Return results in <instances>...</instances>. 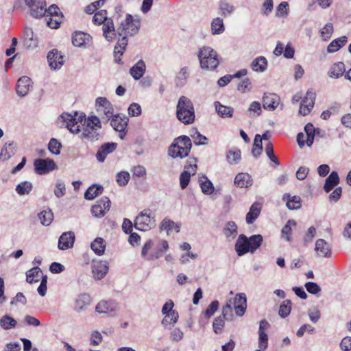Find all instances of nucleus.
<instances>
[{
	"label": "nucleus",
	"instance_id": "obj_19",
	"mask_svg": "<svg viewBox=\"0 0 351 351\" xmlns=\"http://www.w3.org/2000/svg\"><path fill=\"white\" fill-rule=\"evenodd\" d=\"M153 241L151 239L147 241V242L143 245L141 250V256L143 258L147 261H153L155 259L159 258L162 254V250H159L158 252H152L151 253H148L149 250H150L153 247Z\"/></svg>",
	"mask_w": 351,
	"mask_h": 351
},
{
	"label": "nucleus",
	"instance_id": "obj_52",
	"mask_svg": "<svg viewBox=\"0 0 351 351\" xmlns=\"http://www.w3.org/2000/svg\"><path fill=\"white\" fill-rule=\"evenodd\" d=\"M241 152L239 149L230 150L226 154V159L229 164H237L241 160Z\"/></svg>",
	"mask_w": 351,
	"mask_h": 351
},
{
	"label": "nucleus",
	"instance_id": "obj_46",
	"mask_svg": "<svg viewBox=\"0 0 351 351\" xmlns=\"http://www.w3.org/2000/svg\"><path fill=\"white\" fill-rule=\"evenodd\" d=\"M17 322L9 315H3L0 319V326L4 330H10L16 327Z\"/></svg>",
	"mask_w": 351,
	"mask_h": 351
},
{
	"label": "nucleus",
	"instance_id": "obj_32",
	"mask_svg": "<svg viewBox=\"0 0 351 351\" xmlns=\"http://www.w3.org/2000/svg\"><path fill=\"white\" fill-rule=\"evenodd\" d=\"M145 63L141 60L137 62L130 69V73L136 80L141 79L145 72Z\"/></svg>",
	"mask_w": 351,
	"mask_h": 351
},
{
	"label": "nucleus",
	"instance_id": "obj_1",
	"mask_svg": "<svg viewBox=\"0 0 351 351\" xmlns=\"http://www.w3.org/2000/svg\"><path fill=\"white\" fill-rule=\"evenodd\" d=\"M60 119L65 123V127L72 133L77 134L82 132V138L89 141H95L99 139L98 130L101 128V121L98 117L93 115L87 119H84L82 124V119L80 121L69 113H62Z\"/></svg>",
	"mask_w": 351,
	"mask_h": 351
},
{
	"label": "nucleus",
	"instance_id": "obj_36",
	"mask_svg": "<svg viewBox=\"0 0 351 351\" xmlns=\"http://www.w3.org/2000/svg\"><path fill=\"white\" fill-rule=\"evenodd\" d=\"M261 209V204L257 202L254 203L251 206L249 212L246 215V222L247 224L252 223L258 218Z\"/></svg>",
	"mask_w": 351,
	"mask_h": 351
},
{
	"label": "nucleus",
	"instance_id": "obj_4",
	"mask_svg": "<svg viewBox=\"0 0 351 351\" xmlns=\"http://www.w3.org/2000/svg\"><path fill=\"white\" fill-rule=\"evenodd\" d=\"M192 147L191 141L187 136L175 138L169 147L168 154L173 158H183L188 156Z\"/></svg>",
	"mask_w": 351,
	"mask_h": 351
},
{
	"label": "nucleus",
	"instance_id": "obj_34",
	"mask_svg": "<svg viewBox=\"0 0 351 351\" xmlns=\"http://www.w3.org/2000/svg\"><path fill=\"white\" fill-rule=\"evenodd\" d=\"M223 233L227 239L231 241L237 235V226L235 222L230 221L227 222L223 229Z\"/></svg>",
	"mask_w": 351,
	"mask_h": 351
},
{
	"label": "nucleus",
	"instance_id": "obj_58",
	"mask_svg": "<svg viewBox=\"0 0 351 351\" xmlns=\"http://www.w3.org/2000/svg\"><path fill=\"white\" fill-rule=\"evenodd\" d=\"M265 153L271 162L275 163L276 165H280V162L274 153L272 143L269 141L265 145Z\"/></svg>",
	"mask_w": 351,
	"mask_h": 351
},
{
	"label": "nucleus",
	"instance_id": "obj_63",
	"mask_svg": "<svg viewBox=\"0 0 351 351\" xmlns=\"http://www.w3.org/2000/svg\"><path fill=\"white\" fill-rule=\"evenodd\" d=\"M61 19V17L55 18L54 16H45L47 25L52 29H56L59 27L62 23Z\"/></svg>",
	"mask_w": 351,
	"mask_h": 351
},
{
	"label": "nucleus",
	"instance_id": "obj_3",
	"mask_svg": "<svg viewBox=\"0 0 351 351\" xmlns=\"http://www.w3.org/2000/svg\"><path fill=\"white\" fill-rule=\"evenodd\" d=\"M176 117L178 119L185 125L193 123L195 114L193 104L186 96H181L176 106Z\"/></svg>",
	"mask_w": 351,
	"mask_h": 351
},
{
	"label": "nucleus",
	"instance_id": "obj_12",
	"mask_svg": "<svg viewBox=\"0 0 351 351\" xmlns=\"http://www.w3.org/2000/svg\"><path fill=\"white\" fill-rule=\"evenodd\" d=\"M91 268L93 278L101 280L108 271V263L106 261L94 260L92 262Z\"/></svg>",
	"mask_w": 351,
	"mask_h": 351
},
{
	"label": "nucleus",
	"instance_id": "obj_14",
	"mask_svg": "<svg viewBox=\"0 0 351 351\" xmlns=\"http://www.w3.org/2000/svg\"><path fill=\"white\" fill-rule=\"evenodd\" d=\"M75 234L72 231L62 233L58 239V247L60 250H66L73 247L75 242Z\"/></svg>",
	"mask_w": 351,
	"mask_h": 351
},
{
	"label": "nucleus",
	"instance_id": "obj_35",
	"mask_svg": "<svg viewBox=\"0 0 351 351\" xmlns=\"http://www.w3.org/2000/svg\"><path fill=\"white\" fill-rule=\"evenodd\" d=\"M189 77V68L187 66L182 67L175 78V84L178 87H182L186 84Z\"/></svg>",
	"mask_w": 351,
	"mask_h": 351
},
{
	"label": "nucleus",
	"instance_id": "obj_7",
	"mask_svg": "<svg viewBox=\"0 0 351 351\" xmlns=\"http://www.w3.org/2000/svg\"><path fill=\"white\" fill-rule=\"evenodd\" d=\"M95 108L98 115L106 122L114 115L113 106L106 97H97L95 100Z\"/></svg>",
	"mask_w": 351,
	"mask_h": 351
},
{
	"label": "nucleus",
	"instance_id": "obj_28",
	"mask_svg": "<svg viewBox=\"0 0 351 351\" xmlns=\"http://www.w3.org/2000/svg\"><path fill=\"white\" fill-rule=\"evenodd\" d=\"M268 62L264 56H258L251 63V69L257 73H263L267 69Z\"/></svg>",
	"mask_w": 351,
	"mask_h": 351
},
{
	"label": "nucleus",
	"instance_id": "obj_15",
	"mask_svg": "<svg viewBox=\"0 0 351 351\" xmlns=\"http://www.w3.org/2000/svg\"><path fill=\"white\" fill-rule=\"evenodd\" d=\"M197 171L196 164L190 163L184 167V171L180 176V184L182 189H184L189 184L191 175H194Z\"/></svg>",
	"mask_w": 351,
	"mask_h": 351
},
{
	"label": "nucleus",
	"instance_id": "obj_18",
	"mask_svg": "<svg viewBox=\"0 0 351 351\" xmlns=\"http://www.w3.org/2000/svg\"><path fill=\"white\" fill-rule=\"evenodd\" d=\"M315 251L318 256L329 258L331 256V248L328 242L323 239H319L315 242Z\"/></svg>",
	"mask_w": 351,
	"mask_h": 351
},
{
	"label": "nucleus",
	"instance_id": "obj_9",
	"mask_svg": "<svg viewBox=\"0 0 351 351\" xmlns=\"http://www.w3.org/2000/svg\"><path fill=\"white\" fill-rule=\"evenodd\" d=\"M128 119L125 116L114 114L110 119V125L113 129L119 132V137L123 139L126 134V127L128 125Z\"/></svg>",
	"mask_w": 351,
	"mask_h": 351
},
{
	"label": "nucleus",
	"instance_id": "obj_13",
	"mask_svg": "<svg viewBox=\"0 0 351 351\" xmlns=\"http://www.w3.org/2000/svg\"><path fill=\"white\" fill-rule=\"evenodd\" d=\"M269 322L265 319H262L259 324L258 328V348L266 350L268 348V335L266 333L269 328Z\"/></svg>",
	"mask_w": 351,
	"mask_h": 351
},
{
	"label": "nucleus",
	"instance_id": "obj_50",
	"mask_svg": "<svg viewBox=\"0 0 351 351\" xmlns=\"http://www.w3.org/2000/svg\"><path fill=\"white\" fill-rule=\"evenodd\" d=\"M249 245L251 249V253L254 252L261 245L263 237L261 234H255L248 238Z\"/></svg>",
	"mask_w": 351,
	"mask_h": 351
},
{
	"label": "nucleus",
	"instance_id": "obj_29",
	"mask_svg": "<svg viewBox=\"0 0 351 351\" xmlns=\"http://www.w3.org/2000/svg\"><path fill=\"white\" fill-rule=\"evenodd\" d=\"M253 183V180L250 174L247 173H238L234 179V184L241 188H247Z\"/></svg>",
	"mask_w": 351,
	"mask_h": 351
},
{
	"label": "nucleus",
	"instance_id": "obj_5",
	"mask_svg": "<svg viewBox=\"0 0 351 351\" xmlns=\"http://www.w3.org/2000/svg\"><path fill=\"white\" fill-rule=\"evenodd\" d=\"M197 57L202 69L215 70L219 64L217 51L210 47L204 46L200 48Z\"/></svg>",
	"mask_w": 351,
	"mask_h": 351
},
{
	"label": "nucleus",
	"instance_id": "obj_54",
	"mask_svg": "<svg viewBox=\"0 0 351 351\" xmlns=\"http://www.w3.org/2000/svg\"><path fill=\"white\" fill-rule=\"evenodd\" d=\"M160 228L162 230H167V232L173 229L177 232H180V226L168 219H163Z\"/></svg>",
	"mask_w": 351,
	"mask_h": 351
},
{
	"label": "nucleus",
	"instance_id": "obj_51",
	"mask_svg": "<svg viewBox=\"0 0 351 351\" xmlns=\"http://www.w3.org/2000/svg\"><path fill=\"white\" fill-rule=\"evenodd\" d=\"M304 131L306 134V143L308 147H311L314 141L315 137V128L311 123H308L304 127Z\"/></svg>",
	"mask_w": 351,
	"mask_h": 351
},
{
	"label": "nucleus",
	"instance_id": "obj_16",
	"mask_svg": "<svg viewBox=\"0 0 351 351\" xmlns=\"http://www.w3.org/2000/svg\"><path fill=\"white\" fill-rule=\"evenodd\" d=\"M91 36L82 32H75L72 36V43L73 45L77 47H88L91 44Z\"/></svg>",
	"mask_w": 351,
	"mask_h": 351
},
{
	"label": "nucleus",
	"instance_id": "obj_57",
	"mask_svg": "<svg viewBox=\"0 0 351 351\" xmlns=\"http://www.w3.org/2000/svg\"><path fill=\"white\" fill-rule=\"evenodd\" d=\"M110 18L107 17V12L104 10H101L97 12H96L93 16V21L95 24L98 25H104L106 21Z\"/></svg>",
	"mask_w": 351,
	"mask_h": 351
},
{
	"label": "nucleus",
	"instance_id": "obj_60",
	"mask_svg": "<svg viewBox=\"0 0 351 351\" xmlns=\"http://www.w3.org/2000/svg\"><path fill=\"white\" fill-rule=\"evenodd\" d=\"M219 303L217 300L213 301L206 308L204 316L206 319L211 317L219 308Z\"/></svg>",
	"mask_w": 351,
	"mask_h": 351
},
{
	"label": "nucleus",
	"instance_id": "obj_23",
	"mask_svg": "<svg viewBox=\"0 0 351 351\" xmlns=\"http://www.w3.org/2000/svg\"><path fill=\"white\" fill-rule=\"evenodd\" d=\"M33 5H28L31 8V14L35 18H40L47 12L45 0H33Z\"/></svg>",
	"mask_w": 351,
	"mask_h": 351
},
{
	"label": "nucleus",
	"instance_id": "obj_22",
	"mask_svg": "<svg viewBox=\"0 0 351 351\" xmlns=\"http://www.w3.org/2000/svg\"><path fill=\"white\" fill-rule=\"evenodd\" d=\"M91 302V298L87 293L79 295L75 300L74 311L77 313L84 311Z\"/></svg>",
	"mask_w": 351,
	"mask_h": 351
},
{
	"label": "nucleus",
	"instance_id": "obj_55",
	"mask_svg": "<svg viewBox=\"0 0 351 351\" xmlns=\"http://www.w3.org/2000/svg\"><path fill=\"white\" fill-rule=\"evenodd\" d=\"M178 317V313L176 311H171L170 313L165 316L162 320V324L165 326L169 324L174 325L177 322Z\"/></svg>",
	"mask_w": 351,
	"mask_h": 351
},
{
	"label": "nucleus",
	"instance_id": "obj_48",
	"mask_svg": "<svg viewBox=\"0 0 351 351\" xmlns=\"http://www.w3.org/2000/svg\"><path fill=\"white\" fill-rule=\"evenodd\" d=\"M14 154L13 143H5L0 153V160H8Z\"/></svg>",
	"mask_w": 351,
	"mask_h": 351
},
{
	"label": "nucleus",
	"instance_id": "obj_20",
	"mask_svg": "<svg viewBox=\"0 0 351 351\" xmlns=\"http://www.w3.org/2000/svg\"><path fill=\"white\" fill-rule=\"evenodd\" d=\"M32 87V80L27 76L21 77L16 84V93L20 97H25L27 95Z\"/></svg>",
	"mask_w": 351,
	"mask_h": 351
},
{
	"label": "nucleus",
	"instance_id": "obj_27",
	"mask_svg": "<svg viewBox=\"0 0 351 351\" xmlns=\"http://www.w3.org/2000/svg\"><path fill=\"white\" fill-rule=\"evenodd\" d=\"M117 304L112 301H100L95 306V311L100 314H108L115 312Z\"/></svg>",
	"mask_w": 351,
	"mask_h": 351
},
{
	"label": "nucleus",
	"instance_id": "obj_17",
	"mask_svg": "<svg viewBox=\"0 0 351 351\" xmlns=\"http://www.w3.org/2000/svg\"><path fill=\"white\" fill-rule=\"evenodd\" d=\"M47 60L51 69L57 70L63 64V56L57 49H53L47 54Z\"/></svg>",
	"mask_w": 351,
	"mask_h": 351
},
{
	"label": "nucleus",
	"instance_id": "obj_61",
	"mask_svg": "<svg viewBox=\"0 0 351 351\" xmlns=\"http://www.w3.org/2000/svg\"><path fill=\"white\" fill-rule=\"evenodd\" d=\"M130 178V175L127 171H121L117 173L116 180L119 186H125Z\"/></svg>",
	"mask_w": 351,
	"mask_h": 351
},
{
	"label": "nucleus",
	"instance_id": "obj_39",
	"mask_svg": "<svg viewBox=\"0 0 351 351\" xmlns=\"http://www.w3.org/2000/svg\"><path fill=\"white\" fill-rule=\"evenodd\" d=\"M90 247L97 255L101 256L105 252L106 241L104 239L97 237L91 243Z\"/></svg>",
	"mask_w": 351,
	"mask_h": 351
},
{
	"label": "nucleus",
	"instance_id": "obj_40",
	"mask_svg": "<svg viewBox=\"0 0 351 351\" xmlns=\"http://www.w3.org/2000/svg\"><path fill=\"white\" fill-rule=\"evenodd\" d=\"M104 188L101 185L93 184L84 193L85 199L92 200L97 196L103 193Z\"/></svg>",
	"mask_w": 351,
	"mask_h": 351
},
{
	"label": "nucleus",
	"instance_id": "obj_47",
	"mask_svg": "<svg viewBox=\"0 0 351 351\" xmlns=\"http://www.w3.org/2000/svg\"><path fill=\"white\" fill-rule=\"evenodd\" d=\"M33 186L30 182L24 181L16 186V192L19 195H28L32 190Z\"/></svg>",
	"mask_w": 351,
	"mask_h": 351
},
{
	"label": "nucleus",
	"instance_id": "obj_11",
	"mask_svg": "<svg viewBox=\"0 0 351 351\" xmlns=\"http://www.w3.org/2000/svg\"><path fill=\"white\" fill-rule=\"evenodd\" d=\"M315 100V93L313 90H308L300 104L299 114L302 116L309 114L314 107Z\"/></svg>",
	"mask_w": 351,
	"mask_h": 351
},
{
	"label": "nucleus",
	"instance_id": "obj_62",
	"mask_svg": "<svg viewBox=\"0 0 351 351\" xmlns=\"http://www.w3.org/2000/svg\"><path fill=\"white\" fill-rule=\"evenodd\" d=\"M225 319H226L223 318L221 316H219L215 318L213 323V330L216 334H219L222 331L225 324Z\"/></svg>",
	"mask_w": 351,
	"mask_h": 351
},
{
	"label": "nucleus",
	"instance_id": "obj_56",
	"mask_svg": "<svg viewBox=\"0 0 351 351\" xmlns=\"http://www.w3.org/2000/svg\"><path fill=\"white\" fill-rule=\"evenodd\" d=\"M61 147L62 145L57 139L54 138H51L48 144V149L52 154H60Z\"/></svg>",
	"mask_w": 351,
	"mask_h": 351
},
{
	"label": "nucleus",
	"instance_id": "obj_30",
	"mask_svg": "<svg viewBox=\"0 0 351 351\" xmlns=\"http://www.w3.org/2000/svg\"><path fill=\"white\" fill-rule=\"evenodd\" d=\"M214 106L217 113L220 117L232 118L233 117V108L222 105L219 101H215Z\"/></svg>",
	"mask_w": 351,
	"mask_h": 351
},
{
	"label": "nucleus",
	"instance_id": "obj_26",
	"mask_svg": "<svg viewBox=\"0 0 351 351\" xmlns=\"http://www.w3.org/2000/svg\"><path fill=\"white\" fill-rule=\"evenodd\" d=\"M103 36L108 42L113 41L116 38V30L112 19H108L102 26Z\"/></svg>",
	"mask_w": 351,
	"mask_h": 351
},
{
	"label": "nucleus",
	"instance_id": "obj_43",
	"mask_svg": "<svg viewBox=\"0 0 351 351\" xmlns=\"http://www.w3.org/2000/svg\"><path fill=\"white\" fill-rule=\"evenodd\" d=\"M38 218L43 226H48L53 219V214L51 209L46 208L38 214Z\"/></svg>",
	"mask_w": 351,
	"mask_h": 351
},
{
	"label": "nucleus",
	"instance_id": "obj_10",
	"mask_svg": "<svg viewBox=\"0 0 351 351\" xmlns=\"http://www.w3.org/2000/svg\"><path fill=\"white\" fill-rule=\"evenodd\" d=\"M110 204L111 202L109 198L104 197L99 199L97 203L92 206L91 213L97 218L103 217L110 210Z\"/></svg>",
	"mask_w": 351,
	"mask_h": 351
},
{
	"label": "nucleus",
	"instance_id": "obj_21",
	"mask_svg": "<svg viewBox=\"0 0 351 351\" xmlns=\"http://www.w3.org/2000/svg\"><path fill=\"white\" fill-rule=\"evenodd\" d=\"M235 250L239 256L251 252L248 238L245 235L241 234L239 236L235 243Z\"/></svg>",
	"mask_w": 351,
	"mask_h": 351
},
{
	"label": "nucleus",
	"instance_id": "obj_37",
	"mask_svg": "<svg viewBox=\"0 0 351 351\" xmlns=\"http://www.w3.org/2000/svg\"><path fill=\"white\" fill-rule=\"evenodd\" d=\"M339 182V178L337 171H332L326 179L324 189L326 193L330 191L334 186Z\"/></svg>",
	"mask_w": 351,
	"mask_h": 351
},
{
	"label": "nucleus",
	"instance_id": "obj_64",
	"mask_svg": "<svg viewBox=\"0 0 351 351\" xmlns=\"http://www.w3.org/2000/svg\"><path fill=\"white\" fill-rule=\"evenodd\" d=\"M340 349L342 351H350L351 350V337L346 336L344 337L340 343H339Z\"/></svg>",
	"mask_w": 351,
	"mask_h": 351
},
{
	"label": "nucleus",
	"instance_id": "obj_2",
	"mask_svg": "<svg viewBox=\"0 0 351 351\" xmlns=\"http://www.w3.org/2000/svg\"><path fill=\"white\" fill-rule=\"evenodd\" d=\"M140 21L134 19L132 16L127 14L126 18L123 21L117 28V34L121 38L119 39L114 47L115 62L120 63V57L123 55L126 46L128 45V36H132L138 32L140 28Z\"/></svg>",
	"mask_w": 351,
	"mask_h": 351
},
{
	"label": "nucleus",
	"instance_id": "obj_25",
	"mask_svg": "<svg viewBox=\"0 0 351 351\" xmlns=\"http://www.w3.org/2000/svg\"><path fill=\"white\" fill-rule=\"evenodd\" d=\"M117 143H107L101 146L96 154L97 160L103 162L108 154L112 153L117 148Z\"/></svg>",
	"mask_w": 351,
	"mask_h": 351
},
{
	"label": "nucleus",
	"instance_id": "obj_59",
	"mask_svg": "<svg viewBox=\"0 0 351 351\" xmlns=\"http://www.w3.org/2000/svg\"><path fill=\"white\" fill-rule=\"evenodd\" d=\"M261 111V104L258 101H253L248 109L249 116L251 117L259 116Z\"/></svg>",
	"mask_w": 351,
	"mask_h": 351
},
{
	"label": "nucleus",
	"instance_id": "obj_24",
	"mask_svg": "<svg viewBox=\"0 0 351 351\" xmlns=\"http://www.w3.org/2000/svg\"><path fill=\"white\" fill-rule=\"evenodd\" d=\"M280 98L276 94H265L263 97V108L268 110H274L278 106Z\"/></svg>",
	"mask_w": 351,
	"mask_h": 351
},
{
	"label": "nucleus",
	"instance_id": "obj_33",
	"mask_svg": "<svg viewBox=\"0 0 351 351\" xmlns=\"http://www.w3.org/2000/svg\"><path fill=\"white\" fill-rule=\"evenodd\" d=\"M45 276H43L42 270L38 267H34L27 272L26 280L27 282L32 284L38 282Z\"/></svg>",
	"mask_w": 351,
	"mask_h": 351
},
{
	"label": "nucleus",
	"instance_id": "obj_45",
	"mask_svg": "<svg viewBox=\"0 0 351 351\" xmlns=\"http://www.w3.org/2000/svg\"><path fill=\"white\" fill-rule=\"evenodd\" d=\"M225 31V27L223 19L217 17L211 22V32L214 35L221 34Z\"/></svg>",
	"mask_w": 351,
	"mask_h": 351
},
{
	"label": "nucleus",
	"instance_id": "obj_42",
	"mask_svg": "<svg viewBox=\"0 0 351 351\" xmlns=\"http://www.w3.org/2000/svg\"><path fill=\"white\" fill-rule=\"evenodd\" d=\"M234 11L235 7L232 4L226 1H220L219 7V14L220 15L226 17L230 16Z\"/></svg>",
	"mask_w": 351,
	"mask_h": 351
},
{
	"label": "nucleus",
	"instance_id": "obj_49",
	"mask_svg": "<svg viewBox=\"0 0 351 351\" xmlns=\"http://www.w3.org/2000/svg\"><path fill=\"white\" fill-rule=\"evenodd\" d=\"M296 222L294 220H289L281 231V237L287 241H291V234L292 232V226H295Z\"/></svg>",
	"mask_w": 351,
	"mask_h": 351
},
{
	"label": "nucleus",
	"instance_id": "obj_41",
	"mask_svg": "<svg viewBox=\"0 0 351 351\" xmlns=\"http://www.w3.org/2000/svg\"><path fill=\"white\" fill-rule=\"evenodd\" d=\"M347 43V37L343 36L333 40L327 47L328 53H334L337 51Z\"/></svg>",
	"mask_w": 351,
	"mask_h": 351
},
{
	"label": "nucleus",
	"instance_id": "obj_53",
	"mask_svg": "<svg viewBox=\"0 0 351 351\" xmlns=\"http://www.w3.org/2000/svg\"><path fill=\"white\" fill-rule=\"evenodd\" d=\"M291 310V302L289 300H286L280 304L278 311V315L282 318L287 317Z\"/></svg>",
	"mask_w": 351,
	"mask_h": 351
},
{
	"label": "nucleus",
	"instance_id": "obj_31",
	"mask_svg": "<svg viewBox=\"0 0 351 351\" xmlns=\"http://www.w3.org/2000/svg\"><path fill=\"white\" fill-rule=\"evenodd\" d=\"M282 199L286 201V205L289 210H296L301 207V198L300 196H291L285 193L282 196Z\"/></svg>",
	"mask_w": 351,
	"mask_h": 351
},
{
	"label": "nucleus",
	"instance_id": "obj_44",
	"mask_svg": "<svg viewBox=\"0 0 351 351\" xmlns=\"http://www.w3.org/2000/svg\"><path fill=\"white\" fill-rule=\"evenodd\" d=\"M199 185L203 193L210 195L214 191L213 183L208 179L207 177L203 176L199 178Z\"/></svg>",
	"mask_w": 351,
	"mask_h": 351
},
{
	"label": "nucleus",
	"instance_id": "obj_38",
	"mask_svg": "<svg viewBox=\"0 0 351 351\" xmlns=\"http://www.w3.org/2000/svg\"><path fill=\"white\" fill-rule=\"evenodd\" d=\"M345 64L341 62L335 63L328 71V75L331 78L337 79L345 72Z\"/></svg>",
	"mask_w": 351,
	"mask_h": 351
},
{
	"label": "nucleus",
	"instance_id": "obj_8",
	"mask_svg": "<svg viewBox=\"0 0 351 351\" xmlns=\"http://www.w3.org/2000/svg\"><path fill=\"white\" fill-rule=\"evenodd\" d=\"M35 172L38 175H44L56 169L57 165L53 160L50 158L36 159L34 162Z\"/></svg>",
	"mask_w": 351,
	"mask_h": 351
},
{
	"label": "nucleus",
	"instance_id": "obj_6",
	"mask_svg": "<svg viewBox=\"0 0 351 351\" xmlns=\"http://www.w3.org/2000/svg\"><path fill=\"white\" fill-rule=\"evenodd\" d=\"M155 215L149 209L141 211L135 219V228L141 231L151 230L156 226Z\"/></svg>",
	"mask_w": 351,
	"mask_h": 351
}]
</instances>
